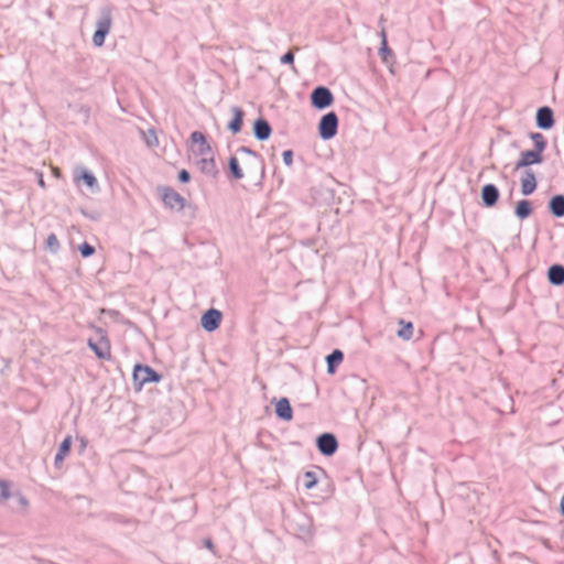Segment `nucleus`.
<instances>
[{"label":"nucleus","instance_id":"31","mask_svg":"<svg viewBox=\"0 0 564 564\" xmlns=\"http://www.w3.org/2000/svg\"><path fill=\"white\" fill-rule=\"evenodd\" d=\"M191 178L189 173L186 170H181L178 173V180L183 183L188 182Z\"/></svg>","mask_w":564,"mask_h":564},{"label":"nucleus","instance_id":"17","mask_svg":"<svg viewBox=\"0 0 564 564\" xmlns=\"http://www.w3.org/2000/svg\"><path fill=\"white\" fill-rule=\"evenodd\" d=\"M234 118L229 122L228 128L231 130L232 133H238L241 130L242 121H243V111L235 107L232 108Z\"/></svg>","mask_w":564,"mask_h":564},{"label":"nucleus","instance_id":"21","mask_svg":"<svg viewBox=\"0 0 564 564\" xmlns=\"http://www.w3.org/2000/svg\"><path fill=\"white\" fill-rule=\"evenodd\" d=\"M399 325L400 328L398 330V336L404 340H410L413 336V324L411 322L400 319Z\"/></svg>","mask_w":564,"mask_h":564},{"label":"nucleus","instance_id":"38","mask_svg":"<svg viewBox=\"0 0 564 564\" xmlns=\"http://www.w3.org/2000/svg\"><path fill=\"white\" fill-rule=\"evenodd\" d=\"M20 502L23 505V506H26L28 505V501L25 500V498L21 497L20 498Z\"/></svg>","mask_w":564,"mask_h":564},{"label":"nucleus","instance_id":"19","mask_svg":"<svg viewBox=\"0 0 564 564\" xmlns=\"http://www.w3.org/2000/svg\"><path fill=\"white\" fill-rule=\"evenodd\" d=\"M344 359V355L339 349H335L330 355L327 356V371L333 375L336 371V366H338Z\"/></svg>","mask_w":564,"mask_h":564},{"label":"nucleus","instance_id":"26","mask_svg":"<svg viewBox=\"0 0 564 564\" xmlns=\"http://www.w3.org/2000/svg\"><path fill=\"white\" fill-rule=\"evenodd\" d=\"M317 484V478L315 473L313 471H306L304 474V487L306 489H312Z\"/></svg>","mask_w":564,"mask_h":564},{"label":"nucleus","instance_id":"34","mask_svg":"<svg viewBox=\"0 0 564 564\" xmlns=\"http://www.w3.org/2000/svg\"><path fill=\"white\" fill-rule=\"evenodd\" d=\"M204 544H205V546H206L208 550H210L212 552H214V547H215V546H214L213 542H212L209 539L205 540V541H204Z\"/></svg>","mask_w":564,"mask_h":564},{"label":"nucleus","instance_id":"30","mask_svg":"<svg viewBox=\"0 0 564 564\" xmlns=\"http://www.w3.org/2000/svg\"><path fill=\"white\" fill-rule=\"evenodd\" d=\"M381 37H382V41H381V53L384 54V53H389V48H388V43H387V35H386V32L382 31L381 32Z\"/></svg>","mask_w":564,"mask_h":564},{"label":"nucleus","instance_id":"27","mask_svg":"<svg viewBox=\"0 0 564 564\" xmlns=\"http://www.w3.org/2000/svg\"><path fill=\"white\" fill-rule=\"evenodd\" d=\"M10 497L9 484L0 480V500H6Z\"/></svg>","mask_w":564,"mask_h":564},{"label":"nucleus","instance_id":"35","mask_svg":"<svg viewBox=\"0 0 564 564\" xmlns=\"http://www.w3.org/2000/svg\"><path fill=\"white\" fill-rule=\"evenodd\" d=\"M52 174L55 177H61V170L58 167H52Z\"/></svg>","mask_w":564,"mask_h":564},{"label":"nucleus","instance_id":"13","mask_svg":"<svg viewBox=\"0 0 564 564\" xmlns=\"http://www.w3.org/2000/svg\"><path fill=\"white\" fill-rule=\"evenodd\" d=\"M275 413L280 419L285 421H291L293 419V410L286 398H282L276 402Z\"/></svg>","mask_w":564,"mask_h":564},{"label":"nucleus","instance_id":"6","mask_svg":"<svg viewBox=\"0 0 564 564\" xmlns=\"http://www.w3.org/2000/svg\"><path fill=\"white\" fill-rule=\"evenodd\" d=\"M311 101L315 108L324 109L333 104L334 97L328 88L317 87L311 95Z\"/></svg>","mask_w":564,"mask_h":564},{"label":"nucleus","instance_id":"23","mask_svg":"<svg viewBox=\"0 0 564 564\" xmlns=\"http://www.w3.org/2000/svg\"><path fill=\"white\" fill-rule=\"evenodd\" d=\"M532 213V207H531V204L529 200H520L517 206H516V215L521 218V219H524L527 217H529Z\"/></svg>","mask_w":564,"mask_h":564},{"label":"nucleus","instance_id":"2","mask_svg":"<svg viewBox=\"0 0 564 564\" xmlns=\"http://www.w3.org/2000/svg\"><path fill=\"white\" fill-rule=\"evenodd\" d=\"M88 346L99 359L109 360L111 358L110 340L101 329L96 332L95 337L89 338Z\"/></svg>","mask_w":564,"mask_h":564},{"label":"nucleus","instance_id":"1","mask_svg":"<svg viewBox=\"0 0 564 564\" xmlns=\"http://www.w3.org/2000/svg\"><path fill=\"white\" fill-rule=\"evenodd\" d=\"M191 150L194 155L200 156L202 170H210L214 167L212 147L202 132L194 131L191 134Z\"/></svg>","mask_w":564,"mask_h":564},{"label":"nucleus","instance_id":"32","mask_svg":"<svg viewBox=\"0 0 564 564\" xmlns=\"http://www.w3.org/2000/svg\"><path fill=\"white\" fill-rule=\"evenodd\" d=\"M283 160L285 164L291 165L293 162V154L292 151L288 150L283 152Z\"/></svg>","mask_w":564,"mask_h":564},{"label":"nucleus","instance_id":"20","mask_svg":"<svg viewBox=\"0 0 564 564\" xmlns=\"http://www.w3.org/2000/svg\"><path fill=\"white\" fill-rule=\"evenodd\" d=\"M550 209L556 217L564 216V196H554L550 202Z\"/></svg>","mask_w":564,"mask_h":564},{"label":"nucleus","instance_id":"11","mask_svg":"<svg viewBox=\"0 0 564 564\" xmlns=\"http://www.w3.org/2000/svg\"><path fill=\"white\" fill-rule=\"evenodd\" d=\"M536 124L541 129H550L554 124L553 111L549 107H542L536 112Z\"/></svg>","mask_w":564,"mask_h":564},{"label":"nucleus","instance_id":"12","mask_svg":"<svg viewBox=\"0 0 564 564\" xmlns=\"http://www.w3.org/2000/svg\"><path fill=\"white\" fill-rule=\"evenodd\" d=\"M74 182L76 184L85 183L90 188H94L97 186L96 177L84 167H77L75 170Z\"/></svg>","mask_w":564,"mask_h":564},{"label":"nucleus","instance_id":"10","mask_svg":"<svg viewBox=\"0 0 564 564\" xmlns=\"http://www.w3.org/2000/svg\"><path fill=\"white\" fill-rule=\"evenodd\" d=\"M543 160L542 153L534 151H524L521 153L520 159L516 163V169H522L532 164H539Z\"/></svg>","mask_w":564,"mask_h":564},{"label":"nucleus","instance_id":"36","mask_svg":"<svg viewBox=\"0 0 564 564\" xmlns=\"http://www.w3.org/2000/svg\"><path fill=\"white\" fill-rule=\"evenodd\" d=\"M39 185H40L41 187H43V188L45 187V181L43 180V177H42V176H41V177H40V180H39Z\"/></svg>","mask_w":564,"mask_h":564},{"label":"nucleus","instance_id":"5","mask_svg":"<svg viewBox=\"0 0 564 564\" xmlns=\"http://www.w3.org/2000/svg\"><path fill=\"white\" fill-rule=\"evenodd\" d=\"M338 118L335 112L325 115L319 122L318 131L319 135L328 140L337 133Z\"/></svg>","mask_w":564,"mask_h":564},{"label":"nucleus","instance_id":"18","mask_svg":"<svg viewBox=\"0 0 564 564\" xmlns=\"http://www.w3.org/2000/svg\"><path fill=\"white\" fill-rule=\"evenodd\" d=\"M271 128L265 120H257L254 123V134L259 140H267L270 137Z\"/></svg>","mask_w":564,"mask_h":564},{"label":"nucleus","instance_id":"22","mask_svg":"<svg viewBox=\"0 0 564 564\" xmlns=\"http://www.w3.org/2000/svg\"><path fill=\"white\" fill-rule=\"evenodd\" d=\"M72 446V437L67 436L61 444L58 453L55 456V464H61L64 458L68 455Z\"/></svg>","mask_w":564,"mask_h":564},{"label":"nucleus","instance_id":"37","mask_svg":"<svg viewBox=\"0 0 564 564\" xmlns=\"http://www.w3.org/2000/svg\"><path fill=\"white\" fill-rule=\"evenodd\" d=\"M561 510H562V513L564 514V496L562 497V500H561Z\"/></svg>","mask_w":564,"mask_h":564},{"label":"nucleus","instance_id":"7","mask_svg":"<svg viewBox=\"0 0 564 564\" xmlns=\"http://www.w3.org/2000/svg\"><path fill=\"white\" fill-rule=\"evenodd\" d=\"M162 200L171 209L182 210L185 206V199L181 194L171 187H164L161 192Z\"/></svg>","mask_w":564,"mask_h":564},{"label":"nucleus","instance_id":"25","mask_svg":"<svg viewBox=\"0 0 564 564\" xmlns=\"http://www.w3.org/2000/svg\"><path fill=\"white\" fill-rule=\"evenodd\" d=\"M531 139L534 142L535 150L542 153L546 147V141H545L543 134L532 133Z\"/></svg>","mask_w":564,"mask_h":564},{"label":"nucleus","instance_id":"28","mask_svg":"<svg viewBox=\"0 0 564 564\" xmlns=\"http://www.w3.org/2000/svg\"><path fill=\"white\" fill-rule=\"evenodd\" d=\"M79 251L82 253L83 257L87 258L89 256H91L94 252H95V248L88 243H83L82 246H79Z\"/></svg>","mask_w":564,"mask_h":564},{"label":"nucleus","instance_id":"15","mask_svg":"<svg viewBox=\"0 0 564 564\" xmlns=\"http://www.w3.org/2000/svg\"><path fill=\"white\" fill-rule=\"evenodd\" d=\"M536 188L535 175L531 171H527L524 176L521 178V192L523 195L532 194Z\"/></svg>","mask_w":564,"mask_h":564},{"label":"nucleus","instance_id":"14","mask_svg":"<svg viewBox=\"0 0 564 564\" xmlns=\"http://www.w3.org/2000/svg\"><path fill=\"white\" fill-rule=\"evenodd\" d=\"M481 197L485 205L490 207L497 203L499 198V192L495 185L488 184L482 187Z\"/></svg>","mask_w":564,"mask_h":564},{"label":"nucleus","instance_id":"33","mask_svg":"<svg viewBox=\"0 0 564 564\" xmlns=\"http://www.w3.org/2000/svg\"><path fill=\"white\" fill-rule=\"evenodd\" d=\"M47 245H48L50 247H56V246L58 245V240H57V238H56V236H55V235H51V236H48V238H47Z\"/></svg>","mask_w":564,"mask_h":564},{"label":"nucleus","instance_id":"9","mask_svg":"<svg viewBox=\"0 0 564 564\" xmlns=\"http://www.w3.org/2000/svg\"><path fill=\"white\" fill-rule=\"evenodd\" d=\"M317 447L322 454L329 456L336 452L338 443L333 434L326 433L318 437Z\"/></svg>","mask_w":564,"mask_h":564},{"label":"nucleus","instance_id":"16","mask_svg":"<svg viewBox=\"0 0 564 564\" xmlns=\"http://www.w3.org/2000/svg\"><path fill=\"white\" fill-rule=\"evenodd\" d=\"M549 280L552 284L561 285L564 283V267L555 264L549 269Z\"/></svg>","mask_w":564,"mask_h":564},{"label":"nucleus","instance_id":"29","mask_svg":"<svg viewBox=\"0 0 564 564\" xmlns=\"http://www.w3.org/2000/svg\"><path fill=\"white\" fill-rule=\"evenodd\" d=\"M294 62V54L292 51L288 52L281 57V63L283 64H293Z\"/></svg>","mask_w":564,"mask_h":564},{"label":"nucleus","instance_id":"4","mask_svg":"<svg viewBox=\"0 0 564 564\" xmlns=\"http://www.w3.org/2000/svg\"><path fill=\"white\" fill-rule=\"evenodd\" d=\"M111 24L112 19L110 12H104L100 20L97 22V30L93 36V42L96 46L100 47L104 45L105 37L110 32Z\"/></svg>","mask_w":564,"mask_h":564},{"label":"nucleus","instance_id":"24","mask_svg":"<svg viewBox=\"0 0 564 564\" xmlns=\"http://www.w3.org/2000/svg\"><path fill=\"white\" fill-rule=\"evenodd\" d=\"M229 167H230V172H231L232 176L236 180H240V178L243 177V172H242V170L239 166V162H238L237 158L232 156L230 159Z\"/></svg>","mask_w":564,"mask_h":564},{"label":"nucleus","instance_id":"8","mask_svg":"<svg viewBox=\"0 0 564 564\" xmlns=\"http://www.w3.org/2000/svg\"><path fill=\"white\" fill-rule=\"evenodd\" d=\"M223 314L216 308L208 310L200 318L202 327L207 332H214L221 323Z\"/></svg>","mask_w":564,"mask_h":564},{"label":"nucleus","instance_id":"3","mask_svg":"<svg viewBox=\"0 0 564 564\" xmlns=\"http://www.w3.org/2000/svg\"><path fill=\"white\" fill-rule=\"evenodd\" d=\"M133 380L137 390H141L147 383L159 382L161 376L149 366L135 365L133 369Z\"/></svg>","mask_w":564,"mask_h":564}]
</instances>
